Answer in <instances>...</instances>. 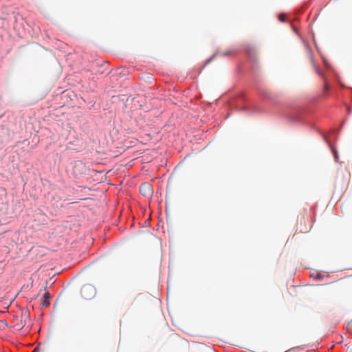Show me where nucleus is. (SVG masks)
<instances>
[{
    "instance_id": "nucleus-9",
    "label": "nucleus",
    "mask_w": 352,
    "mask_h": 352,
    "mask_svg": "<svg viewBox=\"0 0 352 352\" xmlns=\"http://www.w3.org/2000/svg\"><path fill=\"white\" fill-rule=\"evenodd\" d=\"M129 97H130V96H129L127 94H122L120 96V100L123 102H128Z\"/></svg>"
},
{
    "instance_id": "nucleus-14",
    "label": "nucleus",
    "mask_w": 352,
    "mask_h": 352,
    "mask_svg": "<svg viewBox=\"0 0 352 352\" xmlns=\"http://www.w3.org/2000/svg\"><path fill=\"white\" fill-rule=\"evenodd\" d=\"M302 12H303V10H301V11H299L298 14H301Z\"/></svg>"
},
{
    "instance_id": "nucleus-16",
    "label": "nucleus",
    "mask_w": 352,
    "mask_h": 352,
    "mask_svg": "<svg viewBox=\"0 0 352 352\" xmlns=\"http://www.w3.org/2000/svg\"><path fill=\"white\" fill-rule=\"evenodd\" d=\"M307 7H308V5H306V7L304 8V10H306Z\"/></svg>"
},
{
    "instance_id": "nucleus-1",
    "label": "nucleus",
    "mask_w": 352,
    "mask_h": 352,
    "mask_svg": "<svg viewBox=\"0 0 352 352\" xmlns=\"http://www.w3.org/2000/svg\"><path fill=\"white\" fill-rule=\"evenodd\" d=\"M307 54L316 73L323 79L322 92L316 96L300 100H291L283 94H270L258 86L260 82V68L258 60L254 55L255 48L250 45H243L229 50L223 56H232L239 58L236 66L237 80L255 83V91L250 93L244 85H234L222 96L217 100V106L223 108L221 116L226 120L233 110L245 111L248 113H261L275 111L291 123L307 124L316 129L323 138L331 150L336 162H339V154L334 144L344 122L338 126L333 124L328 129L323 130L317 126L320 118L318 112L322 107L330 105L329 101L344 109L347 115L352 113L349 100H352V88H348L340 82H331L329 76L336 74L332 71L327 60L322 58V69L316 63L312 49L305 44Z\"/></svg>"
},
{
    "instance_id": "nucleus-4",
    "label": "nucleus",
    "mask_w": 352,
    "mask_h": 352,
    "mask_svg": "<svg viewBox=\"0 0 352 352\" xmlns=\"http://www.w3.org/2000/svg\"><path fill=\"white\" fill-rule=\"evenodd\" d=\"M140 192L144 197H148L152 194V186L148 182L142 183L140 186Z\"/></svg>"
},
{
    "instance_id": "nucleus-15",
    "label": "nucleus",
    "mask_w": 352,
    "mask_h": 352,
    "mask_svg": "<svg viewBox=\"0 0 352 352\" xmlns=\"http://www.w3.org/2000/svg\"><path fill=\"white\" fill-rule=\"evenodd\" d=\"M307 7H308V5H306V7L304 8V10H306Z\"/></svg>"
},
{
    "instance_id": "nucleus-18",
    "label": "nucleus",
    "mask_w": 352,
    "mask_h": 352,
    "mask_svg": "<svg viewBox=\"0 0 352 352\" xmlns=\"http://www.w3.org/2000/svg\"><path fill=\"white\" fill-rule=\"evenodd\" d=\"M293 30H294V32L295 33H296V30L294 28H293Z\"/></svg>"
},
{
    "instance_id": "nucleus-17",
    "label": "nucleus",
    "mask_w": 352,
    "mask_h": 352,
    "mask_svg": "<svg viewBox=\"0 0 352 352\" xmlns=\"http://www.w3.org/2000/svg\"><path fill=\"white\" fill-rule=\"evenodd\" d=\"M307 7H308V5H306V7L304 8V10H306Z\"/></svg>"
},
{
    "instance_id": "nucleus-11",
    "label": "nucleus",
    "mask_w": 352,
    "mask_h": 352,
    "mask_svg": "<svg viewBox=\"0 0 352 352\" xmlns=\"http://www.w3.org/2000/svg\"><path fill=\"white\" fill-rule=\"evenodd\" d=\"M300 349H301L300 346H296V347L293 348V349H292L290 350H288V351H287L285 352H292L293 350H296V351H300Z\"/></svg>"
},
{
    "instance_id": "nucleus-5",
    "label": "nucleus",
    "mask_w": 352,
    "mask_h": 352,
    "mask_svg": "<svg viewBox=\"0 0 352 352\" xmlns=\"http://www.w3.org/2000/svg\"><path fill=\"white\" fill-rule=\"evenodd\" d=\"M51 294L48 292H45L41 298V306L43 307H47L50 304Z\"/></svg>"
},
{
    "instance_id": "nucleus-7",
    "label": "nucleus",
    "mask_w": 352,
    "mask_h": 352,
    "mask_svg": "<svg viewBox=\"0 0 352 352\" xmlns=\"http://www.w3.org/2000/svg\"><path fill=\"white\" fill-rule=\"evenodd\" d=\"M311 277L316 278L317 280H321L322 279V276L318 272L311 274Z\"/></svg>"
},
{
    "instance_id": "nucleus-10",
    "label": "nucleus",
    "mask_w": 352,
    "mask_h": 352,
    "mask_svg": "<svg viewBox=\"0 0 352 352\" xmlns=\"http://www.w3.org/2000/svg\"><path fill=\"white\" fill-rule=\"evenodd\" d=\"M139 97H133L132 98V101L133 102H134V105L135 106L136 108H139V109H141L142 105L141 104H139L138 106H136V104L135 102H137L138 103H139V100H138Z\"/></svg>"
},
{
    "instance_id": "nucleus-8",
    "label": "nucleus",
    "mask_w": 352,
    "mask_h": 352,
    "mask_svg": "<svg viewBox=\"0 0 352 352\" xmlns=\"http://www.w3.org/2000/svg\"><path fill=\"white\" fill-rule=\"evenodd\" d=\"M277 18H278V20L281 23H285L287 21L284 14H278Z\"/></svg>"
},
{
    "instance_id": "nucleus-2",
    "label": "nucleus",
    "mask_w": 352,
    "mask_h": 352,
    "mask_svg": "<svg viewBox=\"0 0 352 352\" xmlns=\"http://www.w3.org/2000/svg\"><path fill=\"white\" fill-rule=\"evenodd\" d=\"M80 294L83 298L91 300L96 296V289L94 285L86 284L82 287Z\"/></svg>"
},
{
    "instance_id": "nucleus-6",
    "label": "nucleus",
    "mask_w": 352,
    "mask_h": 352,
    "mask_svg": "<svg viewBox=\"0 0 352 352\" xmlns=\"http://www.w3.org/2000/svg\"><path fill=\"white\" fill-rule=\"evenodd\" d=\"M219 54L218 52H214L210 58L205 61V65L210 64L213 59Z\"/></svg>"
},
{
    "instance_id": "nucleus-12",
    "label": "nucleus",
    "mask_w": 352,
    "mask_h": 352,
    "mask_svg": "<svg viewBox=\"0 0 352 352\" xmlns=\"http://www.w3.org/2000/svg\"><path fill=\"white\" fill-rule=\"evenodd\" d=\"M0 322L1 324H3L5 327H8V322L6 320H0Z\"/></svg>"
},
{
    "instance_id": "nucleus-13",
    "label": "nucleus",
    "mask_w": 352,
    "mask_h": 352,
    "mask_svg": "<svg viewBox=\"0 0 352 352\" xmlns=\"http://www.w3.org/2000/svg\"><path fill=\"white\" fill-rule=\"evenodd\" d=\"M294 18H295V19H294V20H296V21H298V20H299V19H298V16H294Z\"/></svg>"
},
{
    "instance_id": "nucleus-3",
    "label": "nucleus",
    "mask_w": 352,
    "mask_h": 352,
    "mask_svg": "<svg viewBox=\"0 0 352 352\" xmlns=\"http://www.w3.org/2000/svg\"><path fill=\"white\" fill-rule=\"evenodd\" d=\"M109 63L103 60L97 61L92 66V71L95 74H103L106 72Z\"/></svg>"
}]
</instances>
